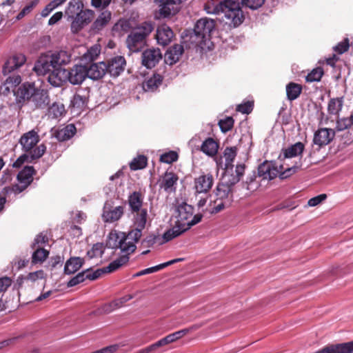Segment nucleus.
I'll return each instance as SVG.
<instances>
[{"mask_svg": "<svg viewBox=\"0 0 353 353\" xmlns=\"http://www.w3.org/2000/svg\"><path fill=\"white\" fill-rule=\"evenodd\" d=\"M302 91V87L301 85L290 82L286 86V94L288 99L290 101H294L301 94Z\"/></svg>", "mask_w": 353, "mask_h": 353, "instance_id": "nucleus-40", "label": "nucleus"}, {"mask_svg": "<svg viewBox=\"0 0 353 353\" xmlns=\"http://www.w3.org/2000/svg\"><path fill=\"white\" fill-rule=\"evenodd\" d=\"M124 232L112 231L108 235V240L106 241V245L108 248L112 249H118L119 243L121 239H123Z\"/></svg>", "mask_w": 353, "mask_h": 353, "instance_id": "nucleus-39", "label": "nucleus"}, {"mask_svg": "<svg viewBox=\"0 0 353 353\" xmlns=\"http://www.w3.org/2000/svg\"><path fill=\"white\" fill-rule=\"evenodd\" d=\"M151 22L145 21L137 26L127 37L126 44L131 52L140 51L146 44V38L152 32Z\"/></svg>", "mask_w": 353, "mask_h": 353, "instance_id": "nucleus-5", "label": "nucleus"}, {"mask_svg": "<svg viewBox=\"0 0 353 353\" xmlns=\"http://www.w3.org/2000/svg\"><path fill=\"white\" fill-rule=\"evenodd\" d=\"M178 176L173 172H165L159 179L157 183L160 189L168 193L174 192L178 181Z\"/></svg>", "mask_w": 353, "mask_h": 353, "instance_id": "nucleus-17", "label": "nucleus"}, {"mask_svg": "<svg viewBox=\"0 0 353 353\" xmlns=\"http://www.w3.org/2000/svg\"><path fill=\"white\" fill-rule=\"evenodd\" d=\"M12 281L10 277L0 278V292H5L12 284Z\"/></svg>", "mask_w": 353, "mask_h": 353, "instance_id": "nucleus-63", "label": "nucleus"}, {"mask_svg": "<svg viewBox=\"0 0 353 353\" xmlns=\"http://www.w3.org/2000/svg\"><path fill=\"white\" fill-rule=\"evenodd\" d=\"M147 165V158L143 155H139L134 158L130 163L132 170H141Z\"/></svg>", "mask_w": 353, "mask_h": 353, "instance_id": "nucleus-48", "label": "nucleus"}, {"mask_svg": "<svg viewBox=\"0 0 353 353\" xmlns=\"http://www.w3.org/2000/svg\"><path fill=\"white\" fill-rule=\"evenodd\" d=\"M65 113V106L63 103L54 102L48 108V114L52 119L61 117Z\"/></svg>", "mask_w": 353, "mask_h": 353, "instance_id": "nucleus-41", "label": "nucleus"}, {"mask_svg": "<svg viewBox=\"0 0 353 353\" xmlns=\"http://www.w3.org/2000/svg\"><path fill=\"white\" fill-rule=\"evenodd\" d=\"M21 78L19 74H12L9 76L5 81L6 85L10 86V88L14 90V88L20 84Z\"/></svg>", "mask_w": 353, "mask_h": 353, "instance_id": "nucleus-53", "label": "nucleus"}, {"mask_svg": "<svg viewBox=\"0 0 353 353\" xmlns=\"http://www.w3.org/2000/svg\"><path fill=\"white\" fill-rule=\"evenodd\" d=\"M335 131L332 128H320L315 132L313 143L322 147L329 144L334 138Z\"/></svg>", "mask_w": 353, "mask_h": 353, "instance_id": "nucleus-20", "label": "nucleus"}, {"mask_svg": "<svg viewBox=\"0 0 353 353\" xmlns=\"http://www.w3.org/2000/svg\"><path fill=\"white\" fill-rule=\"evenodd\" d=\"M350 43L347 38L345 39L341 42L339 43L336 46L333 48L334 52L339 54H342L349 50Z\"/></svg>", "mask_w": 353, "mask_h": 353, "instance_id": "nucleus-56", "label": "nucleus"}, {"mask_svg": "<svg viewBox=\"0 0 353 353\" xmlns=\"http://www.w3.org/2000/svg\"><path fill=\"white\" fill-rule=\"evenodd\" d=\"M254 103L252 101H247L237 105L236 110L243 114H249L253 109Z\"/></svg>", "mask_w": 353, "mask_h": 353, "instance_id": "nucleus-59", "label": "nucleus"}, {"mask_svg": "<svg viewBox=\"0 0 353 353\" xmlns=\"http://www.w3.org/2000/svg\"><path fill=\"white\" fill-rule=\"evenodd\" d=\"M83 264V259L80 257H71L64 267V272L66 274H72L80 269Z\"/></svg>", "mask_w": 353, "mask_h": 353, "instance_id": "nucleus-34", "label": "nucleus"}, {"mask_svg": "<svg viewBox=\"0 0 353 353\" xmlns=\"http://www.w3.org/2000/svg\"><path fill=\"white\" fill-rule=\"evenodd\" d=\"M94 13L91 10H85L80 11L77 14L71 23V30L74 33L80 31L85 26L88 25L93 19Z\"/></svg>", "mask_w": 353, "mask_h": 353, "instance_id": "nucleus-15", "label": "nucleus"}, {"mask_svg": "<svg viewBox=\"0 0 353 353\" xmlns=\"http://www.w3.org/2000/svg\"><path fill=\"white\" fill-rule=\"evenodd\" d=\"M39 141L38 132L34 130L24 133L19 140L23 150L26 152H30L31 160L39 159L45 153L46 150L45 145L41 144L34 148Z\"/></svg>", "mask_w": 353, "mask_h": 353, "instance_id": "nucleus-7", "label": "nucleus"}, {"mask_svg": "<svg viewBox=\"0 0 353 353\" xmlns=\"http://www.w3.org/2000/svg\"><path fill=\"white\" fill-rule=\"evenodd\" d=\"M134 298V296L132 294H128L125 296H123L121 298L114 299L113 301L114 307L116 309L121 307L124 304L128 302V301L131 300Z\"/></svg>", "mask_w": 353, "mask_h": 353, "instance_id": "nucleus-60", "label": "nucleus"}, {"mask_svg": "<svg viewBox=\"0 0 353 353\" xmlns=\"http://www.w3.org/2000/svg\"><path fill=\"white\" fill-rule=\"evenodd\" d=\"M83 4L79 0H71L65 11V15L68 17L74 19L81 10H83Z\"/></svg>", "mask_w": 353, "mask_h": 353, "instance_id": "nucleus-36", "label": "nucleus"}, {"mask_svg": "<svg viewBox=\"0 0 353 353\" xmlns=\"http://www.w3.org/2000/svg\"><path fill=\"white\" fill-rule=\"evenodd\" d=\"M214 28L215 21L213 19L201 18L196 21L193 34L190 36V38L193 39L195 37V40H193V41L196 45H201L205 42V39L210 37V34L214 30Z\"/></svg>", "mask_w": 353, "mask_h": 353, "instance_id": "nucleus-8", "label": "nucleus"}, {"mask_svg": "<svg viewBox=\"0 0 353 353\" xmlns=\"http://www.w3.org/2000/svg\"><path fill=\"white\" fill-rule=\"evenodd\" d=\"M123 239L119 243V249H120L121 256L114 261H119L120 267L126 264L129 261V256L132 254L137 249L136 243L141 239H134L130 237V231L128 233L124 232Z\"/></svg>", "mask_w": 353, "mask_h": 353, "instance_id": "nucleus-10", "label": "nucleus"}, {"mask_svg": "<svg viewBox=\"0 0 353 353\" xmlns=\"http://www.w3.org/2000/svg\"><path fill=\"white\" fill-rule=\"evenodd\" d=\"M85 275H86L85 271L79 273L78 274H77L75 276L72 278L68 281V285H67L68 287H73V286H75V285L79 284L80 283L84 281L85 279H87Z\"/></svg>", "mask_w": 353, "mask_h": 353, "instance_id": "nucleus-58", "label": "nucleus"}, {"mask_svg": "<svg viewBox=\"0 0 353 353\" xmlns=\"http://www.w3.org/2000/svg\"><path fill=\"white\" fill-rule=\"evenodd\" d=\"M214 197L210 204L212 214H216L231 205L233 200L232 189L225 183H219L216 186Z\"/></svg>", "mask_w": 353, "mask_h": 353, "instance_id": "nucleus-6", "label": "nucleus"}, {"mask_svg": "<svg viewBox=\"0 0 353 353\" xmlns=\"http://www.w3.org/2000/svg\"><path fill=\"white\" fill-rule=\"evenodd\" d=\"M174 37L172 29L166 24H162L157 28L156 39L159 45L168 46Z\"/></svg>", "mask_w": 353, "mask_h": 353, "instance_id": "nucleus-26", "label": "nucleus"}, {"mask_svg": "<svg viewBox=\"0 0 353 353\" xmlns=\"http://www.w3.org/2000/svg\"><path fill=\"white\" fill-rule=\"evenodd\" d=\"M163 77L159 74H154L152 77L143 83V88L146 92H154L161 84Z\"/></svg>", "mask_w": 353, "mask_h": 353, "instance_id": "nucleus-33", "label": "nucleus"}, {"mask_svg": "<svg viewBox=\"0 0 353 353\" xmlns=\"http://www.w3.org/2000/svg\"><path fill=\"white\" fill-rule=\"evenodd\" d=\"M46 274L43 270H39L35 272H30L26 276V282L34 283L39 279H46Z\"/></svg>", "mask_w": 353, "mask_h": 353, "instance_id": "nucleus-50", "label": "nucleus"}, {"mask_svg": "<svg viewBox=\"0 0 353 353\" xmlns=\"http://www.w3.org/2000/svg\"><path fill=\"white\" fill-rule=\"evenodd\" d=\"M214 183L213 176L208 174H202L194 179V188L198 193H206L212 187Z\"/></svg>", "mask_w": 353, "mask_h": 353, "instance_id": "nucleus-23", "label": "nucleus"}, {"mask_svg": "<svg viewBox=\"0 0 353 353\" xmlns=\"http://www.w3.org/2000/svg\"><path fill=\"white\" fill-rule=\"evenodd\" d=\"M176 211L177 213L176 221L175 225L170 230H181L183 224L189 223L190 219L193 215V208L186 203H182L177 206Z\"/></svg>", "mask_w": 353, "mask_h": 353, "instance_id": "nucleus-14", "label": "nucleus"}, {"mask_svg": "<svg viewBox=\"0 0 353 353\" xmlns=\"http://www.w3.org/2000/svg\"><path fill=\"white\" fill-rule=\"evenodd\" d=\"M178 159V154L174 151H170L161 155L160 161L165 163H172Z\"/></svg>", "mask_w": 353, "mask_h": 353, "instance_id": "nucleus-52", "label": "nucleus"}, {"mask_svg": "<svg viewBox=\"0 0 353 353\" xmlns=\"http://www.w3.org/2000/svg\"><path fill=\"white\" fill-rule=\"evenodd\" d=\"M111 19L110 12L105 10L97 17L92 26L94 30H100L105 27Z\"/></svg>", "mask_w": 353, "mask_h": 353, "instance_id": "nucleus-38", "label": "nucleus"}, {"mask_svg": "<svg viewBox=\"0 0 353 353\" xmlns=\"http://www.w3.org/2000/svg\"><path fill=\"white\" fill-rule=\"evenodd\" d=\"M237 148L236 146L234 147H227L223 152V156L225 160V168L228 167H234L233 162L237 154Z\"/></svg>", "mask_w": 353, "mask_h": 353, "instance_id": "nucleus-42", "label": "nucleus"}, {"mask_svg": "<svg viewBox=\"0 0 353 353\" xmlns=\"http://www.w3.org/2000/svg\"><path fill=\"white\" fill-rule=\"evenodd\" d=\"M88 101V95L85 93V92H83V94L77 92L73 96L71 100V105L78 110H83L86 107Z\"/></svg>", "mask_w": 353, "mask_h": 353, "instance_id": "nucleus-37", "label": "nucleus"}, {"mask_svg": "<svg viewBox=\"0 0 353 353\" xmlns=\"http://www.w3.org/2000/svg\"><path fill=\"white\" fill-rule=\"evenodd\" d=\"M183 51V46L179 44L174 45L165 54V62L170 65L174 64L179 60Z\"/></svg>", "mask_w": 353, "mask_h": 353, "instance_id": "nucleus-30", "label": "nucleus"}, {"mask_svg": "<svg viewBox=\"0 0 353 353\" xmlns=\"http://www.w3.org/2000/svg\"><path fill=\"white\" fill-rule=\"evenodd\" d=\"M17 97L22 100L31 101L37 108H46L50 99L47 90L37 88L34 83H25L19 86L16 92Z\"/></svg>", "mask_w": 353, "mask_h": 353, "instance_id": "nucleus-3", "label": "nucleus"}, {"mask_svg": "<svg viewBox=\"0 0 353 353\" xmlns=\"http://www.w3.org/2000/svg\"><path fill=\"white\" fill-rule=\"evenodd\" d=\"M87 77L86 67L75 65L70 71L67 70V80L72 85H79Z\"/></svg>", "mask_w": 353, "mask_h": 353, "instance_id": "nucleus-21", "label": "nucleus"}, {"mask_svg": "<svg viewBox=\"0 0 353 353\" xmlns=\"http://www.w3.org/2000/svg\"><path fill=\"white\" fill-rule=\"evenodd\" d=\"M128 203L130 212L146 209L144 208V194L141 191H134L128 196Z\"/></svg>", "mask_w": 353, "mask_h": 353, "instance_id": "nucleus-24", "label": "nucleus"}, {"mask_svg": "<svg viewBox=\"0 0 353 353\" xmlns=\"http://www.w3.org/2000/svg\"><path fill=\"white\" fill-rule=\"evenodd\" d=\"M35 170L32 166H26L17 174L18 184L12 186V189L14 193L23 192L33 181V175Z\"/></svg>", "mask_w": 353, "mask_h": 353, "instance_id": "nucleus-12", "label": "nucleus"}, {"mask_svg": "<svg viewBox=\"0 0 353 353\" xmlns=\"http://www.w3.org/2000/svg\"><path fill=\"white\" fill-rule=\"evenodd\" d=\"M299 169L298 165L284 168L283 165L278 166L272 161H265L259 165L258 175L263 179L268 180H272L279 175V177L283 179L296 173Z\"/></svg>", "mask_w": 353, "mask_h": 353, "instance_id": "nucleus-4", "label": "nucleus"}, {"mask_svg": "<svg viewBox=\"0 0 353 353\" xmlns=\"http://www.w3.org/2000/svg\"><path fill=\"white\" fill-rule=\"evenodd\" d=\"M76 133V128L73 124H69L61 129H52V134L59 141H65L72 138Z\"/></svg>", "mask_w": 353, "mask_h": 353, "instance_id": "nucleus-28", "label": "nucleus"}, {"mask_svg": "<svg viewBox=\"0 0 353 353\" xmlns=\"http://www.w3.org/2000/svg\"><path fill=\"white\" fill-rule=\"evenodd\" d=\"M48 73V82L54 87H61L67 81V70L53 68Z\"/></svg>", "mask_w": 353, "mask_h": 353, "instance_id": "nucleus-25", "label": "nucleus"}, {"mask_svg": "<svg viewBox=\"0 0 353 353\" xmlns=\"http://www.w3.org/2000/svg\"><path fill=\"white\" fill-rule=\"evenodd\" d=\"M70 62V54L65 50L42 54L37 61L34 70L39 75H45L53 68H63L62 66Z\"/></svg>", "mask_w": 353, "mask_h": 353, "instance_id": "nucleus-2", "label": "nucleus"}, {"mask_svg": "<svg viewBox=\"0 0 353 353\" xmlns=\"http://www.w3.org/2000/svg\"><path fill=\"white\" fill-rule=\"evenodd\" d=\"M116 310L113 301L105 303L97 310L90 313V315L99 316L112 312Z\"/></svg>", "mask_w": 353, "mask_h": 353, "instance_id": "nucleus-46", "label": "nucleus"}, {"mask_svg": "<svg viewBox=\"0 0 353 353\" xmlns=\"http://www.w3.org/2000/svg\"><path fill=\"white\" fill-rule=\"evenodd\" d=\"M120 268L119 261H112L107 267L97 269L93 272H90L89 269L86 270V278L89 280L94 281L99 278L102 274L112 272Z\"/></svg>", "mask_w": 353, "mask_h": 353, "instance_id": "nucleus-29", "label": "nucleus"}, {"mask_svg": "<svg viewBox=\"0 0 353 353\" xmlns=\"http://www.w3.org/2000/svg\"><path fill=\"white\" fill-rule=\"evenodd\" d=\"M265 0H225L214 6L212 10L209 6H206L205 10L208 13L215 14L223 13L225 17L229 20L230 24L236 27L244 20L242 6L256 10L262 6Z\"/></svg>", "mask_w": 353, "mask_h": 353, "instance_id": "nucleus-1", "label": "nucleus"}, {"mask_svg": "<svg viewBox=\"0 0 353 353\" xmlns=\"http://www.w3.org/2000/svg\"><path fill=\"white\" fill-rule=\"evenodd\" d=\"M234 122L232 117H228L224 119H221L219 121V125L223 132H227L232 130L234 125Z\"/></svg>", "mask_w": 353, "mask_h": 353, "instance_id": "nucleus-51", "label": "nucleus"}, {"mask_svg": "<svg viewBox=\"0 0 353 353\" xmlns=\"http://www.w3.org/2000/svg\"><path fill=\"white\" fill-rule=\"evenodd\" d=\"M104 252V246L103 243H96L94 244L92 249L87 252V257L89 259H92L93 258H101L102 255Z\"/></svg>", "mask_w": 353, "mask_h": 353, "instance_id": "nucleus-45", "label": "nucleus"}, {"mask_svg": "<svg viewBox=\"0 0 353 353\" xmlns=\"http://www.w3.org/2000/svg\"><path fill=\"white\" fill-rule=\"evenodd\" d=\"M125 65L126 61L123 57H115L105 63L106 73H109L112 77H118L123 72Z\"/></svg>", "mask_w": 353, "mask_h": 353, "instance_id": "nucleus-19", "label": "nucleus"}, {"mask_svg": "<svg viewBox=\"0 0 353 353\" xmlns=\"http://www.w3.org/2000/svg\"><path fill=\"white\" fill-rule=\"evenodd\" d=\"M314 353H353V341L326 346Z\"/></svg>", "mask_w": 353, "mask_h": 353, "instance_id": "nucleus-27", "label": "nucleus"}, {"mask_svg": "<svg viewBox=\"0 0 353 353\" xmlns=\"http://www.w3.org/2000/svg\"><path fill=\"white\" fill-rule=\"evenodd\" d=\"M34 249L35 250L32 255V263H43L48 258L49 252L43 248H36Z\"/></svg>", "mask_w": 353, "mask_h": 353, "instance_id": "nucleus-44", "label": "nucleus"}, {"mask_svg": "<svg viewBox=\"0 0 353 353\" xmlns=\"http://www.w3.org/2000/svg\"><path fill=\"white\" fill-rule=\"evenodd\" d=\"M26 61V57L21 53L14 54L9 57L3 66L2 72L8 75L21 67Z\"/></svg>", "mask_w": 353, "mask_h": 353, "instance_id": "nucleus-18", "label": "nucleus"}, {"mask_svg": "<svg viewBox=\"0 0 353 353\" xmlns=\"http://www.w3.org/2000/svg\"><path fill=\"white\" fill-rule=\"evenodd\" d=\"M48 242V236L44 234L43 232L37 235L34 240V243L32 245V248H41V246L44 245L46 243Z\"/></svg>", "mask_w": 353, "mask_h": 353, "instance_id": "nucleus-57", "label": "nucleus"}, {"mask_svg": "<svg viewBox=\"0 0 353 353\" xmlns=\"http://www.w3.org/2000/svg\"><path fill=\"white\" fill-rule=\"evenodd\" d=\"M117 28H120L122 30L128 32L131 28L130 22L128 20H119L116 24Z\"/></svg>", "mask_w": 353, "mask_h": 353, "instance_id": "nucleus-64", "label": "nucleus"}, {"mask_svg": "<svg viewBox=\"0 0 353 353\" xmlns=\"http://www.w3.org/2000/svg\"><path fill=\"white\" fill-rule=\"evenodd\" d=\"M87 77L94 80L102 78L106 74V67L105 62L92 63L89 68H86Z\"/></svg>", "mask_w": 353, "mask_h": 353, "instance_id": "nucleus-31", "label": "nucleus"}, {"mask_svg": "<svg viewBox=\"0 0 353 353\" xmlns=\"http://www.w3.org/2000/svg\"><path fill=\"white\" fill-rule=\"evenodd\" d=\"M218 149L219 144L212 138L205 139L201 147V150L209 157L215 156Z\"/></svg>", "mask_w": 353, "mask_h": 353, "instance_id": "nucleus-35", "label": "nucleus"}, {"mask_svg": "<svg viewBox=\"0 0 353 353\" xmlns=\"http://www.w3.org/2000/svg\"><path fill=\"white\" fill-rule=\"evenodd\" d=\"M161 59L162 54L159 48H149L142 52L141 63L147 68H152Z\"/></svg>", "mask_w": 353, "mask_h": 353, "instance_id": "nucleus-16", "label": "nucleus"}, {"mask_svg": "<svg viewBox=\"0 0 353 353\" xmlns=\"http://www.w3.org/2000/svg\"><path fill=\"white\" fill-rule=\"evenodd\" d=\"M38 0H33L30 1L27 6H26L23 10L17 14V19L18 20L23 18L26 14H29L33 8L37 5Z\"/></svg>", "mask_w": 353, "mask_h": 353, "instance_id": "nucleus-55", "label": "nucleus"}, {"mask_svg": "<svg viewBox=\"0 0 353 353\" xmlns=\"http://www.w3.org/2000/svg\"><path fill=\"white\" fill-rule=\"evenodd\" d=\"M234 167L225 168V172L223 176V181L221 183H225L229 188L232 189V186L237 183L243 176L245 166L244 164L236 165L235 170Z\"/></svg>", "mask_w": 353, "mask_h": 353, "instance_id": "nucleus-13", "label": "nucleus"}, {"mask_svg": "<svg viewBox=\"0 0 353 353\" xmlns=\"http://www.w3.org/2000/svg\"><path fill=\"white\" fill-rule=\"evenodd\" d=\"M326 198H327L326 194H319L316 196H314V197L310 199L308 201L307 204L309 206L314 207V206H316V205H319V203H321Z\"/></svg>", "mask_w": 353, "mask_h": 353, "instance_id": "nucleus-62", "label": "nucleus"}, {"mask_svg": "<svg viewBox=\"0 0 353 353\" xmlns=\"http://www.w3.org/2000/svg\"><path fill=\"white\" fill-rule=\"evenodd\" d=\"M351 120L348 118H341L337 119L336 122V131H343L348 128L351 127Z\"/></svg>", "mask_w": 353, "mask_h": 353, "instance_id": "nucleus-54", "label": "nucleus"}, {"mask_svg": "<svg viewBox=\"0 0 353 353\" xmlns=\"http://www.w3.org/2000/svg\"><path fill=\"white\" fill-rule=\"evenodd\" d=\"M124 213L123 206L112 208L105 204L103 208L102 219L105 223H113L119 220Z\"/></svg>", "mask_w": 353, "mask_h": 353, "instance_id": "nucleus-22", "label": "nucleus"}, {"mask_svg": "<svg viewBox=\"0 0 353 353\" xmlns=\"http://www.w3.org/2000/svg\"><path fill=\"white\" fill-rule=\"evenodd\" d=\"M30 159V154H23L21 155L13 163L12 166L14 168H20L25 162L26 161H32Z\"/></svg>", "mask_w": 353, "mask_h": 353, "instance_id": "nucleus-61", "label": "nucleus"}, {"mask_svg": "<svg viewBox=\"0 0 353 353\" xmlns=\"http://www.w3.org/2000/svg\"><path fill=\"white\" fill-rule=\"evenodd\" d=\"M202 216L200 214H196L194 216H192V218L190 219L189 223L183 224V228L181 229V230H175L176 234H177V236H179L181 235L183 232L189 230L192 225H196V223H199L201 220Z\"/></svg>", "mask_w": 353, "mask_h": 353, "instance_id": "nucleus-49", "label": "nucleus"}, {"mask_svg": "<svg viewBox=\"0 0 353 353\" xmlns=\"http://www.w3.org/2000/svg\"><path fill=\"white\" fill-rule=\"evenodd\" d=\"M132 215V225L130 230V237L136 239H141L143 231L149 223V215L147 208L131 212Z\"/></svg>", "mask_w": 353, "mask_h": 353, "instance_id": "nucleus-9", "label": "nucleus"}, {"mask_svg": "<svg viewBox=\"0 0 353 353\" xmlns=\"http://www.w3.org/2000/svg\"><path fill=\"white\" fill-rule=\"evenodd\" d=\"M324 74L321 67L314 68L305 77V81L309 83L320 81Z\"/></svg>", "mask_w": 353, "mask_h": 353, "instance_id": "nucleus-47", "label": "nucleus"}, {"mask_svg": "<svg viewBox=\"0 0 353 353\" xmlns=\"http://www.w3.org/2000/svg\"><path fill=\"white\" fill-rule=\"evenodd\" d=\"M305 145L301 142H297L287 148L282 150V154H280L279 159L283 160L288 158H292L302 154Z\"/></svg>", "mask_w": 353, "mask_h": 353, "instance_id": "nucleus-32", "label": "nucleus"}, {"mask_svg": "<svg viewBox=\"0 0 353 353\" xmlns=\"http://www.w3.org/2000/svg\"><path fill=\"white\" fill-rule=\"evenodd\" d=\"M178 237L174 230H168L163 235L158 232H152L147 235L141 242L143 248H150L155 244L161 245Z\"/></svg>", "mask_w": 353, "mask_h": 353, "instance_id": "nucleus-11", "label": "nucleus"}, {"mask_svg": "<svg viewBox=\"0 0 353 353\" xmlns=\"http://www.w3.org/2000/svg\"><path fill=\"white\" fill-rule=\"evenodd\" d=\"M343 104V98L331 99L328 103L327 110L329 114L337 115L341 110Z\"/></svg>", "mask_w": 353, "mask_h": 353, "instance_id": "nucleus-43", "label": "nucleus"}]
</instances>
